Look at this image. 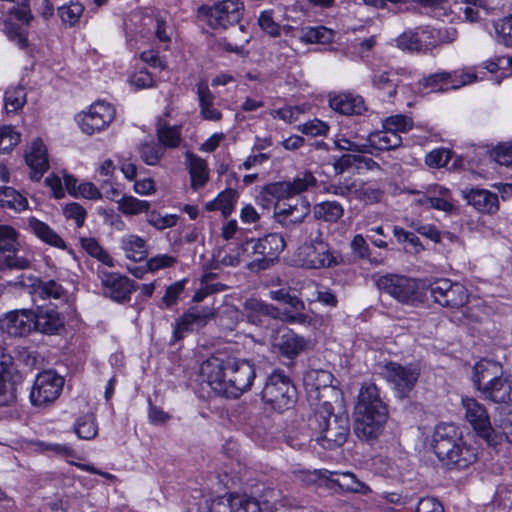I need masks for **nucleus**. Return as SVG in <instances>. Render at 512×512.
I'll return each mask as SVG.
<instances>
[{"mask_svg": "<svg viewBox=\"0 0 512 512\" xmlns=\"http://www.w3.org/2000/svg\"><path fill=\"white\" fill-rule=\"evenodd\" d=\"M25 161L32 170V179L40 180L49 168L47 148L41 139H35L27 146Z\"/></svg>", "mask_w": 512, "mask_h": 512, "instance_id": "obj_23", "label": "nucleus"}, {"mask_svg": "<svg viewBox=\"0 0 512 512\" xmlns=\"http://www.w3.org/2000/svg\"><path fill=\"white\" fill-rule=\"evenodd\" d=\"M451 78H452V73L439 72V73L431 74V75L419 80L418 85L423 90H427L428 92L445 91L449 87H444V85L449 84V80Z\"/></svg>", "mask_w": 512, "mask_h": 512, "instance_id": "obj_50", "label": "nucleus"}, {"mask_svg": "<svg viewBox=\"0 0 512 512\" xmlns=\"http://www.w3.org/2000/svg\"><path fill=\"white\" fill-rule=\"evenodd\" d=\"M143 25L148 30L153 31L156 38L164 43L169 44L171 42L172 29L167 26L166 21L160 16H146L143 18Z\"/></svg>", "mask_w": 512, "mask_h": 512, "instance_id": "obj_44", "label": "nucleus"}, {"mask_svg": "<svg viewBox=\"0 0 512 512\" xmlns=\"http://www.w3.org/2000/svg\"><path fill=\"white\" fill-rule=\"evenodd\" d=\"M468 204L482 213L493 214L499 209L498 196L485 189H470L462 191Z\"/></svg>", "mask_w": 512, "mask_h": 512, "instance_id": "obj_26", "label": "nucleus"}, {"mask_svg": "<svg viewBox=\"0 0 512 512\" xmlns=\"http://www.w3.org/2000/svg\"><path fill=\"white\" fill-rule=\"evenodd\" d=\"M28 200L16 189L0 186V207L20 213L28 208Z\"/></svg>", "mask_w": 512, "mask_h": 512, "instance_id": "obj_36", "label": "nucleus"}, {"mask_svg": "<svg viewBox=\"0 0 512 512\" xmlns=\"http://www.w3.org/2000/svg\"><path fill=\"white\" fill-rule=\"evenodd\" d=\"M76 435L83 440L94 439L98 434V424L94 413L79 417L74 423Z\"/></svg>", "mask_w": 512, "mask_h": 512, "instance_id": "obj_43", "label": "nucleus"}, {"mask_svg": "<svg viewBox=\"0 0 512 512\" xmlns=\"http://www.w3.org/2000/svg\"><path fill=\"white\" fill-rule=\"evenodd\" d=\"M147 222L157 230H164L176 225L178 217L175 214L161 215L157 211H148L146 216Z\"/></svg>", "mask_w": 512, "mask_h": 512, "instance_id": "obj_62", "label": "nucleus"}, {"mask_svg": "<svg viewBox=\"0 0 512 512\" xmlns=\"http://www.w3.org/2000/svg\"><path fill=\"white\" fill-rule=\"evenodd\" d=\"M388 410L355 412L354 433L364 441H373L383 432Z\"/></svg>", "mask_w": 512, "mask_h": 512, "instance_id": "obj_17", "label": "nucleus"}, {"mask_svg": "<svg viewBox=\"0 0 512 512\" xmlns=\"http://www.w3.org/2000/svg\"><path fill=\"white\" fill-rule=\"evenodd\" d=\"M26 103V93L23 87H11L4 95V106L6 112H15L21 109Z\"/></svg>", "mask_w": 512, "mask_h": 512, "instance_id": "obj_55", "label": "nucleus"}, {"mask_svg": "<svg viewBox=\"0 0 512 512\" xmlns=\"http://www.w3.org/2000/svg\"><path fill=\"white\" fill-rule=\"evenodd\" d=\"M80 243L85 252L101 264L111 268L115 266V260L113 257L98 243L95 238H81Z\"/></svg>", "mask_w": 512, "mask_h": 512, "instance_id": "obj_42", "label": "nucleus"}, {"mask_svg": "<svg viewBox=\"0 0 512 512\" xmlns=\"http://www.w3.org/2000/svg\"><path fill=\"white\" fill-rule=\"evenodd\" d=\"M431 447L442 465L449 469H465L478 459L477 448L465 442L453 424L437 425Z\"/></svg>", "mask_w": 512, "mask_h": 512, "instance_id": "obj_1", "label": "nucleus"}, {"mask_svg": "<svg viewBox=\"0 0 512 512\" xmlns=\"http://www.w3.org/2000/svg\"><path fill=\"white\" fill-rule=\"evenodd\" d=\"M275 214L278 217V221L282 224H296L303 222L304 218L310 212V204L303 200H296L295 204L282 203L277 204Z\"/></svg>", "mask_w": 512, "mask_h": 512, "instance_id": "obj_28", "label": "nucleus"}, {"mask_svg": "<svg viewBox=\"0 0 512 512\" xmlns=\"http://www.w3.org/2000/svg\"><path fill=\"white\" fill-rule=\"evenodd\" d=\"M35 315V329L44 334L57 333L63 327L64 322L60 314L48 307H40L34 312Z\"/></svg>", "mask_w": 512, "mask_h": 512, "instance_id": "obj_30", "label": "nucleus"}, {"mask_svg": "<svg viewBox=\"0 0 512 512\" xmlns=\"http://www.w3.org/2000/svg\"><path fill=\"white\" fill-rule=\"evenodd\" d=\"M149 209L150 203L148 201L140 200L131 195H124L119 200L118 210L126 216L147 213Z\"/></svg>", "mask_w": 512, "mask_h": 512, "instance_id": "obj_47", "label": "nucleus"}, {"mask_svg": "<svg viewBox=\"0 0 512 512\" xmlns=\"http://www.w3.org/2000/svg\"><path fill=\"white\" fill-rule=\"evenodd\" d=\"M201 376L216 396L224 395V360L221 357L212 356L203 362Z\"/></svg>", "mask_w": 512, "mask_h": 512, "instance_id": "obj_24", "label": "nucleus"}, {"mask_svg": "<svg viewBox=\"0 0 512 512\" xmlns=\"http://www.w3.org/2000/svg\"><path fill=\"white\" fill-rule=\"evenodd\" d=\"M494 433L501 440H498L496 446H490L495 451L502 450L505 444L512 445V413L507 414L504 418H502L499 423L494 427Z\"/></svg>", "mask_w": 512, "mask_h": 512, "instance_id": "obj_51", "label": "nucleus"}, {"mask_svg": "<svg viewBox=\"0 0 512 512\" xmlns=\"http://www.w3.org/2000/svg\"><path fill=\"white\" fill-rule=\"evenodd\" d=\"M502 374V367L490 360H481L473 368V383L481 393L498 380Z\"/></svg>", "mask_w": 512, "mask_h": 512, "instance_id": "obj_25", "label": "nucleus"}, {"mask_svg": "<svg viewBox=\"0 0 512 512\" xmlns=\"http://www.w3.org/2000/svg\"><path fill=\"white\" fill-rule=\"evenodd\" d=\"M427 288L434 301L442 307L459 309L469 300L468 291L464 285L447 278L434 279Z\"/></svg>", "mask_w": 512, "mask_h": 512, "instance_id": "obj_12", "label": "nucleus"}, {"mask_svg": "<svg viewBox=\"0 0 512 512\" xmlns=\"http://www.w3.org/2000/svg\"><path fill=\"white\" fill-rule=\"evenodd\" d=\"M302 265L309 269L329 268L338 264V256L329 244L313 246L303 245L300 248Z\"/></svg>", "mask_w": 512, "mask_h": 512, "instance_id": "obj_21", "label": "nucleus"}, {"mask_svg": "<svg viewBox=\"0 0 512 512\" xmlns=\"http://www.w3.org/2000/svg\"><path fill=\"white\" fill-rule=\"evenodd\" d=\"M481 394L494 403H512V380L500 377Z\"/></svg>", "mask_w": 512, "mask_h": 512, "instance_id": "obj_35", "label": "nucleus"}, {"mask_svg": "<svg viewBox=\"0 0 512 512\" xmlns=\"http://www.w3.org/2000/svg\"><path fill=\"white\" fill-rule=\"evenodd\" d=\"M271 345L281 356L294 359L305 350L307 341L293 330L280 327L272 332Z\"/></svg>", "mask_w": 512, "mask_h": 512, "instance_id": "obj_19", "label": "nucleus"}, {"mask_svg": "<svg viewBox=\"0 0 512 512\" xmlns=\"http://www.w3.org/2000/svg\"><path fill=\"white\" fill-rule=\"evenodd\" d=\"M413 127V121L410 117L398 114L387 117L383 122V128L390 132L405 133L411 130Z\"/></svg>", "mask_w": 512, "mask_h": 512, "instance_id": "obj_57", "label": "nucleus"}, {"mask_svg": "<svg viewBox=\"0 0 512 512\" xmlns=\"http://www.w3.org/2000/svg\"><path fill=\"white\" fill-rule=\"evenodd\" d=\"M21 247L19 231L12 225L0 223V263L9 269L30 268L33 255Z\"/></svg>", "mask_w": 512, "mask_h": 512, "instance_id": "obj_4", "label": "nucleus"}, {"mask_svg": "<svg viewBox=\"0 0 512 512\" xmlns=\"http://www.w3.org/2000/svg\"><path fill=\"white\" fill-rule=\"evenodd\" d=\"M367 149L388 151L398 148L402 144L400 135L387 129L371 132L366 139Z\"/></svg>", "mask_w": 512, "mask_h": 512, "instance_id": "obj_32", "label": "nucleus"}, {"mask_svg": "<svg viewBox=\"0 0 512 512\" xmlns=\"http://www.w3.org/2000/svg\"><path fill=\"white\" fill-rule=\"evenodd\" d=\"M330 107L341 114H360L363 110V99L349 93H341L329 98Z\"/></svg>", "mask_w": 512, "mask_h": 512, "instance_id": "obj_34", "label": "nucleus"}, {"mask_svg": "<svg viewBox=\"0 0 512 512\" xmlns=\"http://www.w3.org/2000/svg\"><path fill=\"white\" fill-rule=\"evenodd\" d=\"M261 397L274 410L283 412L294 406L297 401V391L283 371L275 370L267 377Z\"/></svg>", "mask_w": 512, "mask_h": 512, "instance_id": "obj_3", "label": "nucleus"}, {"mask_svg": "<svg viewBox=\"0 0 512 512\" xmlns=\"http://www.w3.org/2000/svg\"><path fill=\"white\" fill-rule=\"evenodd\" d=\"M284 238L278 233H270L261 239L245 240L238 248L241 251V262H246L251 255H261L258 268L266 269L285 248Z\"/></svg>", "mask_w": 512, "mask_h": 512, "instance_id": "obj_7", "label": "nucleus"}, {"mask_svg": "<svg viewBox=\"0 0 512 512\" xmlns=\"http://www.w3.org/2000/svg\"><path fill=\"white\" fill-rule=\"evenodd\" d=\"M377 287L401 303L414 305L422 301V293L415 279L387 274L379 277Z\"/></svg>", "mask_w": 512, "mask_h": 512, "instance_id": "obj_9", "label": "nucleus"}, {"mask_svg": "<svg viewBox=\"0 0 512 512\" xmlns=\"http://www.w3.org/2000/svg\"><path fill=\"white\" fill-rule=\"evenodd\" d=\"M269 296L272 300L283 302L290 306L292 313H304L305 304L296 295H291L287 289L271 290Z\"/></svg>", "mask_w": 512, "mask_h": 512, "instance_id": "obj_54", "label": "nucleus"}, {"mask_svg": "<svg viewBox=\"0 0 512 512\" xmlns=\"http://www.w3.org/2000/svg\"><path fill=\"white\" fill-rule=\"evenodd\" d=\"M25 229L50 246L66 249L65 241L48 224L34 216L26 219Z\"/></svg>", "mask_w": 512, "mask_h": 512, "instance_id": "obj_27", "label": "nucleus"}, {"mask_svg": "<svg viewBox=\"0 0 512 512\" xmlns=\"http://www.w3.org/2000/svg\"><path fill=\"white\" fill-rule=\"evenodd\" d=\"M384 195V192L379 188L367 186L365 183L355 185L354 198L362 201L366 205H371L379 202Z\"/></svg>", "mask_w": 512, "mask_h": 512, "instance_id": "obj_56", "label": "nucleus"}, {"mask_svg": "<svg viewBox=\"0 0 512 512\" xmlns=\"http://www.w3.org/2000/svg\"><path fill=\"white\" fill-rule=\"evenodd\" d=\"M465 409V417L471 424L477 435L482 438L488 446H496L497 441L501 440L494 433L491 426L490 418L485 406L473 398H465L462 400Z\"/></svg>", "mask_w": 512, "mask_h": 512, "instance_id": "obj_15", "label": "nucleus"}, {"mask_svg": "<svg viewBox=\"0 0 512 512\" xmlns=\"http://www.w3.org/2000/svg\"><path fill=\"white\" fill-rule=\"evenodd\" d=\"M80 243L85 252L101 264L111 268L115 266V260L113 257L98 243L95 238H81Z\"/></svg>", "mask_w": 512, "mask_h": 512, "instance_id": "obj_41", "label": "nucleus"}, {"mask_svg": "<svg viewBox=\"0 0 512 512\" xmlns=\"http://www.w3.org/2000/svg\"><path fill=\"white\" fill-rule=\"evenodd\" d=\"M331 483L337 485L341 490L353 493H367L368 486L359 481L351 472H341L337 474L336 479H331Z\"/></svg>", "mask_w": 512, "mask_h": 512, "instance_id": "obj_45", "label": "nucleus"}, {"mask_svg": "<svg viewBox=\"0 0 512 512\" xmlns=\"http://www.w3.org/2000/svg\"><path fill=\"white\" fill-rule=\"evenodd\" d=\"M333 374L323 369H310L303 376V384L306 389L310 405L316 407L323 397L338 395L336 385L333 384Z\"/></svg>", "mask_w": 512, "mask_h": 512, "instance_id": "obj_14", "label": "nucleus"}, {"mask_svg": "<svg viewBox=\"0 0 512 512\" xmlns=\"http://www.w3.org/2000/svg\"><path fill=\"white\" fill-rule=\"evenodd\" d=\"M139 153L141 159L147 165H156L161 160L164 151L162 147H159L155 143H142L139 146Z\"/></svg>", "mask_w": 512, "mask_h": 512, "instance_id": "obj_63", "label": "nucleus"}, {"mask_svg": "<svg viewBox=\"0 0 512 512\" xmlns=\"http://www.w3.org/2000/svg\"><path fill=\"white\" fill-rule=\"evenodd\" d=\"M33 19L29 0H21L5 14L3 32L20 49H26L29 46V41L28 32L24 27L29 26Z\"/></svg>", "mask_w": 512, "mask_h": 512, "instance_id": "obj_5", "label": "nucleus"}, {"mask_svg": "<svg viewBox=\"0 0 512 512\" xmlns=\"http://www.w3.org/2000/svg\"><path fill=\"white\" fill-rule=\"evenodd\" d=\"M185 166L191 179V187L197 190L203 187L209 178V169L204 159L191 153H185Z\"/></svg>", "mask_w": 512, "mask_h": 512, "instance_id": "obj_31", "label": "nucleus"}, {"mask_svg": "<svg viewBox=\"0 0 512 512\" xmlns=\"http://www.w3.org/2000/svg\"><path fill=\"white\" fill-rule=\"evenodd\" d=\"M289 184L291 195L294 196L308 190L310 187H314L316 185V178L311 172L306 171L294 178L293 181H289Z\"/></svg>", "mask_w": 512, "mask_h": 512, "instance_id": "obj_64", "label": "nucleus"}, {"mask_svg": "<svg viewBox=\"0 0 512 512\" xmlns=\"http://www.w3.org/2000/svg\"><path fill=\"white\" fill-rule=\"evenodd\" d=\"M237 230L236 220H231L226 224V249L229 253L226 255V260H229V264L236 266L241 263L240 254L241 251L238 249L243 242H238L231 239Z\"/></svg>", "mask_w": 512, "mask_h": 512, "instance_id": "obj_48", "label": "nucleus"}, {"mask_svg": "<svg viewBox=\"0 0 512 512\" xmlns=\"http://www.w3.org/2000/svg\"><path fill=\"white\" fill-rule=\"evenodd\" d=\"M380 374L393 386L398 397L406 398L414 389L420 370L413 365L404 366L396 362H387L380 366Z\"/></svg>", "mask_w": 512, "mask_h": 512, "instance_id": "obj_11", "label": "nucleus"}, {"mask_svg": "<svg viewBox=\"0 0 512 512\" xmlns=\"http://www.w3.org/2000/svg\"><path fill=\"white\" fill-rule=\"evenodd\" d=\"M35 315L32 310L9 312L1 322L2 329L12 336H24L35 329Z\"/></svg>", "mask_w": 512, "mask_h": 512, "instance_id": "obj_22", "label": "nucleus"}, {"mask_svg": "<svg viewBox=\"0 0 512 512\" xmlns=\"http://www.w3.org/2000/svg\"><path fill=\"white\" fill-rule=\"evenodd\" d=\"M229 512H261L260 504L255 499L246 494H230Z\"/></svg>", "mask_w": 512, "mask_h": 512, "instance_id": "obj_46", "label": "nucleus"}, {"mask_svg": "<svg viewBox=\"0 0 512 512\" xmlns=\"http://www.w3.org/2000/svg\"><path fill=\"white\" fill-rule=\"evenodd\" d=\"M198 97L201 106V112L204 118L209 120H219L221 118V113L211 108L212 105V95L206 84L200 83L198 85Z\"/></svg>", "mask_w": 512, "mask_h": 512, "instance_id": "obj_53", "label": "nucleus"}, {"mask_svg": "<svg viewBox=\"0 0 512 512\" xmlns=\"http://www.w3.org/2000/svg\"><path fill=\"white\" fill-rule=\"evenodd\" d=\"M98 275L106 296L117 302H125L130 299L133 282L129 278L107 271H99Z\"/></svg>", "mask_w": 512, "mask_h": 512, "instance_id": "obj_20", "label": "nucleus"}, {"mask_svg": "<svg viewBox=\"0 0 512 512\" xmlns=\"http://www.w3.org/2000/svg\"><path fill=\"white\" fill-rule=\"evenodd\" d=\"M253 364L243 358L226 356V398H238L250 390L255 379Z\"/></svg>", "mask_w": 512, "mask_h": 512, "instance_id": "obj_6", "label": "nucleus"}, {"mask_svg": "<svg viewBox=\"0 0 512 512\" xmlns=\"http://www.w3.org/2000/svg\"><path fill=\"white\" fill-rule=\"evenodd\" d=\"M64 378L53 370L38 373L30 390V401L35 407H46L61 394Z\"/></svg>", "mask_w": 512, "mask_h": 512, "instance_id": "obj_8", "label": "nucleus"}, {"mask_svg": "<svg viewBox=\"0 0 512 512\" xmlns=\"http://www.w3.org/2000/svg\"><path fill=\"white\" fill-rule=\"evenodd\" d=\"M84 12V6L79 2H70L68 5H63L58 8V13L61 20L70 25H75Z\"/></svg>", "mask_w": 512, "mask_h": 512, "instance_id": "obj_59", "label": "nucleus"}, {"mask_svg": "<svg viewBox=\"0 0 512 512\" xmlns=\"http://www.w3.org/2000/svg\"><path fill=\"white\" fill-rule=\"evenodd\" d=\"M157 136L159 142L164 147L175 148L181 142L180 128L176 125L170 126L166 123H162L161 120L158 123Z\"/></svg>", "mask_w": 512, "mask_h": 512, "instance_id": "obj_49", "label": "nucleus"}, {"mask_svg": "<svg viewBox=\"0 0 512 512\" xmlns=\"http://www.w3.org/2000/svg\"><path fill=\"white\" fill-rule=\"evenodd\" d=\"M312 430L319 433L318 443L325 449H335L342 446L349 436V417L346 413L334 414L329 401H322L313 408V414L308 419Z\"/></svg>", "mask_w": 512, "mask_h": 512, "instance_id": "obj_2", "label": "nucleus"}, {"mask_svg": "<svg viewBox=\"0 0 512 512\" xmlns=\"http://www.w3.org/2000/svg\"><path fill=\"white\" fill-rule=\"evenodd\" d=\"M20 133L13 126L0 127V153L10 152L19 142Z\"/></svg>", "mask_w": 512, "mask_h": 512, "instance_id": "obj_60", "label": "nucleus"}, {"mask_svg": "<svg viewBox=\"0 0 512 512\" xmlns=\"http://www.w3.org/2000/svg\"><path fill=\"white\" fill-rule=\"evenodd\" d=\"M120 247L126 258L135 262L146 259L148 255L147 242L136 234H126L120 239Z\"/></svg>", "mask_w": 512, "mask_h": 512, "instance_id": "obj_33", "label": "nucleus"}, {"mask_svg": "<svg viewBox=\"0 0 512 512\" xmlns=\"http://www.w3.org/2000/svg\"><path fill=\"white\" fill-rule=\"evenodd\" d=\"M313 213L316 219L335 223L344 215V208L337 201H324L314 206Z\"/></svg>", "mask_w": 512, "mask_h": 512, "instance_id": "obj_38", "label": "nucleus"}, {"mask_svg": "<svg viewBox=\"0 0 512 512\" xmlns=\"http://www.w3.org/2000/svg\"><path fill=\"white\" fill-rule=\"evenodd\" d=\"M270 197L276 199L292 197L289 181L271 183L265 186L261 192V198L269 200Z\"/></svg>", "mask_w": 512, "mask_h": 512, "instance_id": "obj_58", "label": "nucleus"}, {"mask_svg": "<svg viewBox=\"0 0 512 512\" xmlns=\"http://www.w3.org/2000/svg\"><path fill=\"white\" fill-rule=\"evenodd\" d=\"M244 307L249 311L247 315L248 320L254 324L261 322V316L290 324H305L310 322V316L306 313H292V311L280 310L272 304H267L256 299L246 300Z\"/></svg>", "mask_w": 512, "mask_h": 512, "instance_id": "obj_13", "label": "nucleus"}, {"mask_svg": "<svg viewBox=\"0 0 512 512\" xmlns=\"http://www.w3.org/2000/svg\"><path fill=\"white\" fill-rule=\"evenodd\" d=\"M498 42L505 46H512V15L497 20L494 23Z\"/></svg>", "mask_w": 512, "mask_h": 512, "instance_id": "obj_61", "label": "nucleus"}, {"mask_svg": "<svg viewBox=\"0 0 512 512\" xmlns=\"http://www.w3.org/2000/svg\"><path fill=\"white\" fill-rule=\"evenodd\" d=\"M116 110L114 106L105 101L92 103L87 111H82L76 116L80 130L93 135L104 131L115 119Z\"/></svg>", "mask_w": 512, "mask_h": 512, "instance_id": "obj_10", "label": "nucleus"}, {"mask_svg": "<svg viewBox=\"0 0 512 512\" xmlns=\"http://www.w3.org/2000/svg\"><path fill=\"white\" fill-rule=\"evenodd\" d=\"M395 43L397 48L407 52H419L423 48L422 41L418 36L416 30H406L400 34L396 39Z\"/></svg>", "mask_w": 512, "mask_h": 512, "instance_id": "obj_52", "label": "nucleus"}, {"mask_svg": "<svg viewBox=\"0 0 512 512\" xmlns=\"http://www.w3.org/2000/svg\"><path fill=\"white\" fill-rule=\"evenodd\" d=\"M399 74V71L394 70L375 72L372 76V84L375 88L385 91L389 98H393L397 94Z\"/></svg>", "mask_w": 512, "mask_h": 512, "instance_id": "obj_37", "label": "nucleus"}, {"mask_svg": "<svg viewBox=\"0 0 512 512\" xmlns=\"http://www.w3.org/2000/svg\"><path fill=\"white\" fill-rule=\"evenodd\" d=\"M243 12L244 6L240 0H226V25L229 24L232 27L231 35L241 34L239 43L226 42V51L235 52L242 57H246L249 52L245 49V45L249 43L251 37L245 30V26L240 24Z\"/></svg>", "mask_w": 512, "mask_h": 512, "instance_id": "obj_16", "label": "nucleus"}, {"mask_svg": "<svg viewBox=\"0 0 512 512\" xmlns=\"http://www.w3.org/2000/svg\"><path fill=\"white\" fill-rule=\"evenodd\" d=\"M10 364V358L3 355V349L0 346V406H5L14 401V390L6 379V370Z\"/></svg>", "mask_w": 512, "mask_h": 512, "instance_id": "obj_39", "label": "nucleus"}, {"mask_svg": "<svg viewBox=\"0 0 512 512\" xmlns=\"http://www.w3.org/2000/svg\"><path fill=\"white\" fill-rule=\"evenodd\" d=\"M374 410H388V408L382 400L377 386L372 382L364 383L358 394L355 412Z\"/></svg>", "mask_w": 512, "mask_h": 512, "instance_id": "obj_29", "label": "nucleus"}, {"mask_svg": "<svg viewBox=\"0 0 512 512\" xmlns=\"http://www.w3.org/2000/svg\"><path fill=\"white\" fill-rule=\"evenodd\" d=\"M198 18L209 28L216 30L223 27L224 3L218 2L213 7H201Z\"/></svg>", "mask_w": 512, "mask_h": 512, "instance_id": "obj_40", "label": "nucleus"}, {"mask_svg": "<svg viewBox=\"0 0 512 512\" xmlns=\"http://www.w3.org/2000/svg\"><path fill=\"white\" fill-rule=\"evenodd\" d=\"M215 316V310L209 306L189 308L177 321L173 330L175 339L179 340L186 333L202 329Z\"/></svg>", "mask_w": 512, "mask_h": 512, "instance_id": "obj_18", "label": "nucleus"}]
</instances>
